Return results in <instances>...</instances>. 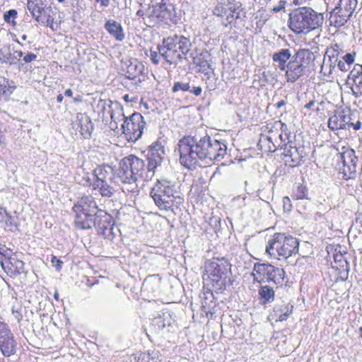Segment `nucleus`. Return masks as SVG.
Segmentation results:
<instances>
[{"instance_id":"obj_20","label":"nucleus","mask_w":362,"mask_h":362,"mask_svg":"<svg viewBox=\"0 0 362 362\" xmlns=\"http://www.w3.org/2000/svg\"><path fill=\"white\" fill-rule=\"evenodd\" d=\"M170 16V11L165 4L153 5L148 7L146 11L147 22L152 26L169 19Z\"/></svg>"},{"instance_id":"obj_53","label":"nucleus","mask_w":362,"mask_h":362,"mask_svg":"<svg viewBox=\"0 0 362 362\" xmlns=\"http://www.w3.org/2000/svg\"><path fill=\"white\" fill-rule=\"evenodd\" d=\"M160 57H162V56L159 54V52L151 51L150 58L154 64H159Z\"/></svg>"},{"instance_id":"obj_33","label":"nucleus","mask_w":362,"mask_h":362,"mask_svg":"<svg viewBox=\"0 0 362 362\" xmlns=\"http://www.w3.org/2000/svg\"><path fill=\"white\" fill-rule=\"evenodd\" d=\"M113 182L114 181L105 180L104 182H93V189L98 190L102 197H110L115 192V187L112 185Z\"/></svg>"},{"instance_id":"obj_11","label":"nucleus","mask_w":362,"mask_h":362,"mask_svg":"<svg viewBox=\"0 0 362 362\" xmlns=\"http://www.w3.org/2000/svg\"><path fill=\"white\" fill-rule=\"evenodd\" d=\"M145 124L144 117L139 112L127 117L122 124L126 139L129 141H136L141 137Z\"/></svg>"},{"instance_id":"obj_51","label":"nucleus","mask_w":362,"mask_h":362,"mask_svg":"<svg viewBox=\"0 0 362 362\" xmlns=\"http://www.w3.org/2000/svg\"><path fill=\"white\" fill-rule=\"evenodd\" d=\"M283 202V209L284 211L289 212L292 209V204L290 198L288 197H284L282 200Z\"/></svg>"},{"instance_id":"obj_28","label":"nucleus","mask_w":362,"mask_h":362,"mask_svg":"<svg viewBox=\"0 0 362 362\" xmlns=\"http://www.w3.org/2000/svg\"><path fill=\"white\" fill-rule=\"evenodd\" d=\"M269 269H271V264H255L251 274L253 276L254 283H262L267 281Z\"/></svg>"},{"instance_id":"obj_17","label":"nucleus","mask_w":362,"mask_h":362,"mask_svg":"<svg viewBox=\"0 0 362 362\" xmlns=\"http://www.w3.org/2000/svg\"><path fill=\"white\" fill-rule=\"evenodd\" d=\"M71 129L75 134L79 133L84 139H89L94 129L90 117L86 113L78 112L71 122Z\"/></svg>"},{"instance_id":"obj_43","label":"nucleus","mask_w":362,"mask_h":362,"mask_svg":"<svg viewBox=\"0 0 362 362\" xmlns=\"http://www.w3.org/2000/svg\"><path fill=\"white\" fill-rule=\"evenodd\" d=\"M158 358V352L154 350L142 353L139 356V362H156Z\"/></svg>"},{"instance_id":"obj_56","label":"nucleus","mask_w":362,"mask_h":362,"mask_svg":"<svg viewBox=\"0 0 362 362\" xmlns=\"http://www.w3.org/2000/svg\"><path fill=\"white\" fill-rule=\"evenodd\" d=\"M124 100L127 102V103H136V100H137V98H135V97H129V95H125L124 97H123Z\"/></svg>"},{"instance_id":"obj_52","label":"nucleus","mask_w":362,"mask_h":362,"mask_svg":"<svg viewBox=\"0 0 362 362\" xmlns=\"http://www.w3.org/2000/svg\"><path fill=\"white\" fill-rule=\"evenodd\" d=\"M51 262L58 272L62 269L63 262L59 259L57 258V257L52 255Z\"/></svg>"},{"instance_id":"obj_64","label":"nucleus","mask_w":362,"mask_h":362,"mask_svg":"<svg viewBox=\"0 0 362 362\" xmlns=\"http://www.w3.org/2000/svg\"><path fill=\"white\" fill-rule=\"evenodd\" d=\"M136 15L139 16H146V12H144V11L142 10H139L137 12H136Z\"/></svg>"},{"instance_id":"obj_57","label":"nucleus","mask_w":362,"mask_h":362,"mask_svg":"<svg viewBox=\"0 0 362 362\" xmlns=\"http://www.w3.org/2000/svg\"><path fill=\"white\" fill-rule=\"evenodd\" d=\"M80 182H81L83 185H90V178L88 176V175H86V177H83V180H81Z\"/></svg>"},{"instance_id":"obj_7","label":"nucleus","mask_w":362,"mask_h":362,"mask_svg":"<svg viewBox=\"0 0 362 362\" xmlns=\"http://www.w3.org/2000/svg\"><path fill=\"white\" fill-rule=\"evenodd\" d=\"M230 267V263L224 258L213 259L206 262L205 269L215 291H220L226 287Z\"/></svg>"},{"instance_id":"obj_39","label":"nucleus","mask_w":362,"mask_h":362,"mask_svg":"<svg viewBox=\"0 0 362 362\" xmlns=\"http://www.w3.org/2000/svg\"><path fill=\"white\" fill-rule=\"evenodd\" d=\"M291 197L293 199H309V191L305 185L298 184L294 186Z\"/></svg>"},{"instance_id":"obj_4","label":"nucleus","mask_w":362,"mask_h":362,"mask_svg":"<svg viewBox=\"0 0 362 362\" xmlns=\"http://www.w3.org/2000/svg\"><path fill=\"white\" fill-rule=\"evenodd\" d=\"M324 22L322 13L310 7L303 6L293 9L289 13L288 27L296 34L308 33L321 27Z\"/></svg>"},{"instance_id":"obj_58","label":"nucleus","mask_w":362,"mask_h":362,"mask_svg":"<svg viewBox=\"0 0 362 362\" xmlns=\"http://www.w3.org/2000/svg\"><path fill=\"white\" fill-rule=\"evenodd\" d=\"M96 2L100 3L103 7H107L110 4V0H95Z\"/></svg>"},{"instance_id":"obj_30","label":"nucleus","mask_w":362,"mask_h":362,"mask_svg":"<svg viewBox=\"0 0 362 362\" xmlns=\"http://www.w3.org/2000/svg\"><path fill=\"white\" fill-rule=\"evenodd\" d=\"M339 58L323 59L321 66V73L328 78L332 75H337V66Z\"/></svg>"},{"instance_id":"obj_37","label":"nucleus","mask_w":362,"mask_h":362,"mask_svg":"<svg viewBox=\"0 0 362 362\" xmlns=\"http://www.w3.org/2000/svg\"><path fill=\"white\" fill-rule=\"evenodd\" d=\"M194 79L184 80L175 83L172 90H202V88L194 85Z\"/></svg>"},{"instance_id":"obj_61","label":"nucleus","mask_w":362,"mask_h":362,"mask_svg":"<svg viewBox=\"0 0 362 362\" xmlns=\"http://www.w3.org/2000/svg\"><path fill=\"white\" fill-rule=\"evenodd\" d=\"M314 103H315V100H310L309 103H308L305 105V107L307 108V109H310V108H311V107L313 106Z\"/></svg>"},{"instance_id":"obj_12","label":"nucleus","mask_w":362,"mask_h":362,"mask_svg":"<svg viewBox=\"0 0 362 362\" xmlns=\"http://www.w3.org/2000/svg\"><path fill=\"white\" fill-rule=\"evenodd\" d=\"M357 157L353 149H347L337 155V168L345 180L354 178L356 175Z\"/></svg>"},{"instance_id":"obj_16","label":"nucleus","mask_w":362,"mask_h":362,"mask_svg":"<svg viewBox=\"0 0 362 362\" xmlns=\"http://www.w3.org/2000/svg\"><path fill=\"white\" fill-rule=\"evenodd\" d=\"M351 110L348 109H337L333 112L328 120V127L332 130L344 129L351 127Z\"/></svg>"},{"instance_id":"obj_55","label":"nucleus","mask_w":362,"mask_h":362,"mask_svg":"<svg viewBox=\"0 0 362 362\" xmlns=\"http://www.w3.org/2000/svg\"><path fill=\"white\" fill-rule=\"evenodd\" d=\"M284 6H285V2L283 1H280L279 3V5L274 6V8H272V11L276 13L279 12L283 8H284Z\"/></svg>"},{"instance_id":"obj_24","label":"nucleus","mask_w":362,"mask_h":362,"mask_svg":"<svg viewBox=\"0 0 362 362\" xmlns=\"http://www.w3.org/2000/svg\"><path fill=\"white\" fill-rule=\"evenodd\" d=\"M22 51H14L13 52L11 47L7 45L0 44V62L9 65L16 64L23 57Z\"/></svg>"},{"instance_id":"obj_44","label":"nucleus","mask_w":362,"mask_h":362,"mask_svg":"<svg viewBox=\"0 0 362 362\" xmlns=\"http://www.w3.org/2000/svg\"><path fill=\"white\" fill-rule=\"evenodd\" d=\"M13 256L14 255L11 249L4 245L0 246V264L1 266L4 262H6L10 257Z\"/></svg>"},{"instance_id":"obj_26","label":"nucleus","mask_w":362,"mask_h":362,"mask_svg":"<svg viewBox=\"0 0 362 362\" xmlns=\"http://www.w3.org/2000/svg\"><path fill=\"white\" fill-rule=\"evenodd\" d=\"M1 267L10 276H15L25 272L24 262L18 259L15 255L4 262Z\"/></svg>"},{"instance_id":"obj_40","label":"nucleus","mask_w":362,"mask_h":362,"mask_svg":"<svg viewBox=\"0 0 362 362\" xmlns=\"http://www.w3.org/2000/svg\"><path fill=\"white\" fill-rule=\"evenodd\" d=\"M344 53V48L341 45L335 43L330 45L326 49L324 55V59L329 58H339L341 54Z\"/></svg>"},{"instance_id":"obj_21","label":"nucleus","mask_w":362,"mask_h":362,"mask_svg":"<svg viewBox=\"0 0 362 362\" xmlns=\"http://www.w3.org/2000/svg\"><path fill=\"white\" fill-rule=\"evenodd\" d=\"M165 153L164 146L159 141H156L149 147L147 154L148 172H152L153 174L154 170L161 164Z\"/></svg>"},{"instance_id":"obj_38","label":"nucleus","mask_w":362,"mask_h":362,"mask_svg":"<svg viewBox=\"0 0 362 362\" xmlns=\"http://www.w3.org/2000/svg\"><path fill=\"white\" fill-rule=\"evenodd\" d=\"M259 295L263 303H271L274 300L275 293L274 289L269 286H262L259 289Z\"/></svg>"},{"instance_id":"obj_50","label":"nucleus","mask_w":362,"mask_h":362,"mask_svg":"<svg viewBox=\"0 0 362 362\" xmlns=\"http://www.w3.org/2000/svg\"><path fill=\"white\" fill-rule=\"evenodd\" d=\"M224 16H226V22H223V24L226 27L228 24H230L234 19V10H233L232 8L230 7L227 10Z\"/></svg>"},{"instance_id":"obj_32","label":"nucleus","mask_w":362,"mask_h":362,"mask_svg":"<svg viewBox=\"0 0 362 362\" xmlns=\"http://www.w3.org/2000/svg\"><path fill=\"white\" fill-rule=\"evenodd\" d=\"M75 225L78 228L86 230L89 229L94 225V215L86 214L85 213H75Z\"/></svg>"},{"instance_id":"obj_9","label":"nucleus","mask_w":362,"mask_h":362,"mask_svg":"<svg viewBox=\"0 0 362 362\" xmlns=\"http://www.w3.org/2000/svg\"><path fill=\"white\" fill-rule=\"evenodd\" d=\"M357 5V0H339L330 12V25L336 28L344 25L354 16Z\"/></svg>"},{"instance_id":"obj_29","label":"nucleus","mask_w":362,"mask_h":362,"mask_svg":"<svg viewBox=\"0 0 362 362\" xmlns=\"http://www.w3.org/2000/svg\"><path fill=\"white\" fill-rule=\"evenodd\" d=\"M104 27L116 40L121 42L124 39L123 28L119 23L110 19L106 21Z\"/></svg>"},{"instance_id":"obj_42","label":"nucleus","mask_w":362,"mask_h":362,"mask_svg":"<svg viewBox=\"0 0 362 362\" xmlns=\"http://www.w3.org/2000/svg\"><path fill=\"white\" fill-rule=\"evenodd\" d=\"M0 223H5V228L8 230H13L16 225L13 223L12 217L7 213L5 208L0 206Z\"/></svg>"},{"instance_id":"obj_13","label":"nucleus","mask_w":362,"mask_h":362,"mask_svg":"<svg viewBox=\"0 0 362 362\" xmlns=\"http://www.w3.org/2000/svg\"><path fill=\"white\" fill-rule=\"evenodd\" d=\"M17 341L7 324L0 321V351L5 357L16 353Z\"/></svg>"},{"instance_id":"obj_14","label":"nucleus","mask_w":362,"mask_h":362,"mask_svg":"<svg viewBox=\"0 0 362 362\" xmlns=\"http://www.w3.org/2000/svg\"><path fill=\"white\" fill-rule=\"evenodd\" d=\"M98 233L105 238L112 239L114 238V221L112 217L107 212L100 210L94 218V225Z\"/></svg>"},{"instance_id":"obj_6","label":"nucleus","mask_w":362,"mask_h":362,"mask_svg":"<svg viewBox=\"0 0 362 362\" xmlns=\"http://www.w3.org/2000/svg\"><path fill=\"white\" fill-rule=\"evenodd\" d=\"M299 250V242L297 238L284 233H276L268 241L266 252L276 259H287Z\"/></svg>"},{"instance_id":"obj_63","label":"nucleus","mask_w":362,"mask_h":362,"mask_svg":"<svg viewBox=\"0 0 362 362\" xmlns=\"http://www.w3.org/2000/svg\"><path fill=\"white\" fill-rule=\"evenodd\" d=\"M285 105L284 101V100H281V101L278 102V103L276 104V107L277 108H280V107H282L283 105Z\"/></svg>"},{"instance_id":"obj_46","label":"nucleus","mask_w":362,"mask_h":362,"mask_svg":"<svg viewBox=\"0 0 362 362\" xmlns=\"http://www.w3.org/2000/svg\"><path fill=\"white\" fill-rule=\"evenodd\" d=\"M362 74V65L359 64H356L354 66V68L350 71L348 76V80L354 81V79H356L358 76H360Z\"/></svg>"},{"instance_id":"obj_34","label":"nucleus","mask_w":362,"mask_h":362,"mask_svg":"<svg viewBox=\"0 0 362 362\" xmlns=\"http://www.w3.org/2000/svg\"><path fill=\"white\" fill-rule=\"evenodd\" d=\"M171 325V317L168 313L159 314L151 320V327L156 332H158L166 326Z\"/></svg>"},{"instance_id":"obj_54","label":"nucleus","mask_w":362,"mask_h":362,"mask_svg":"<svg viewBox=\"0 0 362 362\" xmlns=\"http://www.w3.org/2000/svg\"><path fill=\"white\" fill-rule=\"evenodd\" d=\"M353 83L356 86L357 88L362 90V74L360 76H358L356 79H354Z\"/></svg>"},{"instance_id":"obj_10","label":"nucleus","mask_w":362,"mask_h":362,"mask_svg":"<svg viewBox=\"0 0 362 362\" xmlns=\"http://www.w3.org/2000/svg\"><path fill=\"white\" fill-rule=\"evenodd\" d=\"M310 52L308 49L298 51L293 60L286 65V76L290 81H296L304 75L310 63Z\"/></svg>"},{"instance_id":"obj_22","label":"nucleus","mask_w":362,"mask_h":362,"mask_svg":"<svg viewBox=\"0 0 362 362\" xmlns=\"http://www.w3.org/2000/svg\"><path fill=\"white\" fill-rule=\"evenodd\" d=\"M73 211L74 213L80 212L95 216L100 210L98 209L93 197L91 196H84L74 204Z\"/></svg>"},{"instance_id":"obj_5","label":"nucleus","mask_w":362,"mask_h":362,"mask_svg":"<svg viewBox=\"0 0 362 362\" xmlns=\"http://www.w3.org/2000/svg\"><path fill=\"white\" fill-rule=\"evenodd\" d=\"M191 46L189 38L175 35L164 39L162 45L158 47V50L168 64L175 66L184 59H187Z\"/></svg>"},{"instance_id":"obj_3","label":"nucleus","mask_w":362,"mask_h":362,"mask_svg":"<svg viewBox=\"0 0 362 362\" xmlns=\"http://www.w3.org/2000/svg\"><path fill=\"white\" fill-rule=\"evenodd\" d=\"M144 161L133 155L124 157L119 163L117 176L121 181L124 192L137 193V180L143 177Z\"/></svg>"},{"instance_id":"obj_27","label":"nucleus","mask_w":362,"mask_h":362,"mask_svg":"<svg viewBox=\"0 0 362 362\" xmlns=\"http://www.w3.org/2000/svg\"><path fill=\"white\" fill-rule=\"evenodd\" d=\"M94 182L113 181L114 170L109 165H99L93 170Z\"/></svg>"},{"instance_id":"obj_18","label":"nucleus","mask_w":362,"mask_h":362,"mask_svg":"<svg viewBox=\"0 0 362 362\" xmlns=\"http://www.w3.org/2000/svg\"><path fill=\"white\" fill-rule=\"evenodd\" d=\"M97 107L103 110H106L107 107L110 113V126L112 129H117V124L120 122L124 121L127 117L124 116L122 107L118 103H112L111 101L105 100H99Z\"/></svg>"},{"instance_id":"obj_31","label":"nucleus","mask_w":362,"mask_h":362,"mask_svg":"<svg viewBox=\"0 0 362 362\" xmlns=\"http://www.w3.org/2000/svg\"><path fill=\"white\" fill-rule=\"evenodd\" d=\"M285 272L282 268L276 267L271 264L267 281L273 282L277 287L282 286L284 282Z\"/></svg>"},{"instance_id":"obj_60","label":"nucleus","mask_w":362,"mask_h":362,"mask_svg":"<svg viewBox=\"0 0 362 362\" xmlns=\"http://www.w3.org/2000/svg\"><path fill=\"white\" fill-rule=\"evenodd\" d=\"M351 127H353V128L355 129V130H358L361 129V122L360 121H358L356 123L354 124L352 123V124L351 125Z\"/></svg>"},{"instance_id":"obj_25","label":"nucleus","mask_w":362,"mask_h":362,"mask_svg":"<svg viewBox=\"0 0 362 362\" xmlns=\"http://www.w3.org/2000/svg\"><path fill=\"white\" fill-rule=\"evenodd\" d=\"M122 68L127 78L134 79L143 74L144 66L136 59L122 62Z\"/></svg>"},{"instance_id":"obj_8","label":"nucleus","mask_w":362,"mask_h":362,"mask_svg":"<svg viewBox=\"0 0 362 362\" xmlns=\"http://www.w3.org/2000/svg\"><path fill=\"white\" fill-rule=\"evenodd\" d=\"M51 5L49 0H28V8L33 18L53 29L56 13Z\"/></svg>"},{"instance_id":"obj_35","label":"nucleus","mask_w":362,"mask_h":362,"mask_svg":"<svg viewBox=\"0 0 362 362\" xmlns=\"http://www.w3.org/2000/svg\"><path fill=\"white\" fill-rule=\"evenodd\" d=\"M291 57V52L288 49H281L279 51L274 52L272 59L277 64L279 68L284 71L286 65V63Z\"/></svg>"},{"instance_id":"obj_47","label":"nucleus","mask_w":362,"mask_h":362,"mask_svg":"<svg viewBox=\"0 0 362 362\" xmlns=\"http://www.w3.org/2000/svg\"><path fill=\"white\" fill-rule=\"evenodd\" d=\"M17 11L14 9H11L8 11H6L4 14V19L8 23H11L13 25H16V23L15 19L17 17Z\"/></svg>"},{"instance_id":"obj_48","label":"nucleus","mask_w":362,"mask_h":362,"mask_svg":"<svg viewBox=\"0 0 362 362\" xmlns=\"http://www.w3.org/2000/svg\"><path fill=\"white\" fill-rule=\"evenodd\" d=\"M229 8L228 5L225 6L223 4L220 3L215 6L213 13L218 17H223Z\"/></svg>"},{"instance_id":"obj_49","label":"nucleus","mask_w":362,"mask_h":362,"mask_svg":"<svg viewBox=\"0 0 362 362\" xmlns=\"http://www.w3.org/2000/svg\"><path fill=\"white\" fill-rule=\"evenodd\" d=\"M334 261L335 262H339V266L344 269L345 270H348L349 268V263L344 258L343 255L341 254L337 255L334 256Z\"/></svg>"},{"instance_id":"obj_59","label":"nucleus","mask_w":362,"mask_h":362,"mask_svg":"<svg viewBox=\"0 0 362 362\" xmlns=\"http://www.w3.org/2000/svg\"><path fill=\"white\" fill-rule=\"evenodd\" d=\"M5 83V79L4 78H0V90H5V88H6Z\"/></svg>"},{"instance_id":"obj_23","label":"nucleus","mask_w":362,"mask_h":362,"mask_svg":"<svg viewBox=\"0 0 362 362\" xmlns=\"http://www.w3.org/2000/svg\"><path fill=\"white\" fill-rule=\"evenodd\" d=\"M190 57L192 58V62L199 67V72L204 73L206 76H209L214 72V68L209 60L210 55L207 52H202L195 55L192 53Z\"/></svg>"},{"instance_id":"obj_45","label":"nucleus","mask_w":362,"mask_h":362,"mask_svg":"<svg viewBox=\"0 0 362 362\" xmlns=\"http://www.w3.org/2000/svg\"><path fill=\"white\" fill-rule=\"evenodd\" d=\"M23 59L22 61L24 62H20L19 63V69L21 70V69H26L27 67L25 66V64H28V63H30L33 61H35L36 59H37V55L34 53H32V52H28L25 54V55H23Z\"/></svg>"},{"instance_id":"obj_15","label":"nucleus","mask_w":362,"mask_h":362,"mask_svg":"<svg viewBox=\"0 0 362 362\" xmlns=\"http://www.w3.org/2000/svg\"><path fill=\"white\" fill-rule=\"evenodd\" d=\"M269 135L267 136V139L272 143L277 142L278 139L280 141V144L278 145H284L286 143H291V135L288 131L287 125L283 123L281 120H277L269 124Z\"/></svg>"},{"instance_id":"obj_1","label":"nucleus","mask_w":362,"mask_h":362,"mask_svg":"<svg viewBox=\"0 0 362 362\" xmlns=\"http://www.w3.org/2000/svg\"><path fill=\"white\" fill-rule=\"evenodd\" d=\"M180 162L188 169H194L200 162L209 164L212 161H220L226 153L227 146L221 141L206 135L199 139L185 136L180 139L177 148Z\"/></svg>"},{"instance_id":"obj_36","label":"nucleus","mask_w":362,"mask_h":362,"mask_svg":"<svg viewBox=\"0 0 362 362\" xmlns=\"http://www.w3.org/2000/svg\"><path fill=\"white\" fill-rule=\"evenodd\" d=\"M356 53H347L344 54L341 59L339 58L337 66V73L339 71L342 72L348 71L352 64L355 61Z\"/></svg>"},{"instance_id":"obj_2","label":"nucleus","mask_w":362,"mask_h":362,"mask_svg":"<svg viewBox=\"0 0 362 362\" xmlns=\"http://www.w3.org/2000/svg\"><path fill=\"white\" fill-rule=\"evenodd\" d=\"M156 205L163 211L177 209L184 202V196L175 183L166 179L157 180L151 191Z\"/></svg>"},{"instance_id":"obj_62","label":"nucleus","mask_w":362,"mask_h":362,"mask_svg":"<svg viewBox=\"0 0 362 362\" xmlns=\"http://www.w3.org/2000/svg\"><path fill=\"white\" fill-rule=\"evenodd\" d=\"M140 103H141V104H142V105L145 107V108H146V110H148V109L150 108V107H149V106H148V103H147V102H145V101L144 100V98H141V100H140Z\"/></svg>"},{"instance_id":"obj_41","label":"nucleus","mask_w":362,"mask_h":362,"mask_svg":"<svg viewBox=\"0 0 362 362\" xmlns=\"http://www.w3.org/2000/svg\"><path fill=\"white\" fill-rule=\"evenodd\" d=\"M274 313L276 315V322H283L287 320L288 317L293 312V305L288 304L282 306L280 308L274 309Z\"/></svg>"},{"instance_id":"obj_19","label":"nucleus","mask_w":362,"mask_h":362,"mask_svg":"<svg viewBox=\"0 0 362 362\" xmlns=\"http://www.w3.org/2000/svg\"><path fill=\"white\" fill-rule=\"evenodd\" d=\"M283 149L282 155L284 156L285 162L291 167H295L300 165L305 156V153L301 147L293 146V143H286L281 146Z\"/></svg>"}]
</instances>
